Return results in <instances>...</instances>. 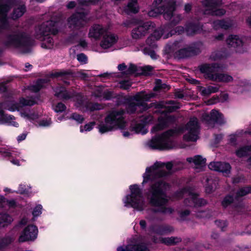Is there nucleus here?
<instances>
[{
	"label": "nucleus",
	"mask_w": 251,
	"mask_h": 251,
	"mask_svg": "<svg viewBox=\"0 0 251 251\" xmlns=\"http://www.w3.org/2000/svg\"><path fill=\"white\" fill-rule=\"evenodd\" d=\"M162 1V0H154L153 4L152 7L149 11L148 14L150 17H156L160 14H163L164 10L166 11L169 8L170 5H172L174 3L170 4L168 7H162L159 6V4Z\"/></svg>",
	"instance_id": "23"
},
{
	"label": "nucleus",
	"mask_w": 251,
	"mask_h": 251,
	"mask_svg": "<svg viewBox=\"0 0 251 251\" xmlns=\"http://www.w3.org/2000/svg\"><path fill=\"white\" fill-rule=\"evenodd\" d=\"M199 126L196 118H191L185 128L184 139L186 141H195L198 138Z\"/></svg>",
	"instance_id": "11"
},
{
	"label": "nucleus",
	"mask_w": 251,
	"mask_h": 251,
	"mask_svg": "<svg viewBox=\"0 0 251 251\" xmlns=\"http://www.w3.org/2000/svg\"><path fill=\"white\" fill-rule=\"evenodd\" d=\"M36 101L32 99L21 98L19 102L14 101H9L4 103L0 104V108H4L10 111L16 110L20 111L21 116L24 118L26 121L35 123L36 120L38 118L39 115L34 110L26 109L22 111L23 107L25 106H31L34 105Z\"/></svg>",
	"instance_id": "3"
},
{
	"label": "nucleus",
	"mask_w": 251,
	"mask_h": 251,
	"mask_svg": "<svg viewBox=\"0 0 251 251\" xmlns=\"http://www.w3.org/2000/svg\"><path fill=\"white\" fill-rule=\"evenodd\" d=\"M187 161L190 163H193L194 167L200 170H202L203 168L205 166L206 159L200 155L188 158Z\"/></svg>",
	"instance_id": "24"
},
{
	"label": "nucleus",
	"mask_w": 251,
	"mask_h": 251,
	"mask_svg": "<svg viewBox=\"0 0 251 251\" xmlns=\"http://www.w3.org/2000/svg\"><path fill=\"white\" fill-rule=\"evenodd\" d=\"M181 241V239L176 237L164 238L160 239V242L167 245H174Z\"/></svg>",
	"instance_id": "34"
},
{
	"label": "nucleus",
	"mask_w": 251,
	"mask_h": 251,
	"mask_svg": "<svg viewBox=\"0 0 251 251\" xmlns=\"http://www.w3.org/2000/svg\"><path fill=\"white\" fill-rule=\"evenodd\" d=\"M96 125L95 122H92L85 124L84 126H81L80 127V132L81 133L87 132L91 131Z\"/></svg>",
	"instance_id": "38"
},
{
	"label": "nucleus",
	"mask_w": 251,
	"mask_h": 251,
	"mask_svg": "<svg viewBox=\"0 0 251 251\" xmlns=\"http://www.w3.org/2000/svg\"><path fill=\"white\" fill-rule=\"evenodd\" d=\"M233 201V198L230 196H226L222 202V205L226 207L230 204Z\"/></svg>",
	"instance_id": "55"
},
{
	"label": "nucleus",
	"mask_w": 251,
	"mask_h": 251,
	"mask_svg": "<svg viewBox=\"0 0 251 251\" xmlns=\"http://www.w3.org/2000/svg\"><path fill=\"white\" fill-rule=\"evenodd\" d=\"M165 51L166 53H174L176 57L185 58L195 54L199 51H196L193 47H184L181 42H176L166 46Z\"/></svg>",
	"instance_id": "9"
},
{
	"label": "nucleus",
	"mask_w": 251,
	"mask_h": 251,
	"mask_svg": "<svg viewBox=\"0 0 251 251\" xmlns=\"http://www.w3.org/2000/svg\"><path fill=\"white\" fill-rule=\"evenodd\" d=\"M176 131L169 130L160 135L152 138L147 143V146L151 149L168 150L175 147L172 138L176 134Z\"/></svg>",
	"instance_id": "5"
},
{
	"label": "nucleus",
	"mask_w": 251,
	"mask_h": 251,
	"mask_svg": "<svg viewBox=\"0 0 251 251\" xmlns=\"http://www.w3.org/2000/svg\"><path fill=\"white\" fill-rule=\"evenodd\" d=\"M159 105L161 107H164L165 109L162 111L161 115L158 118V124L154 126L151 130V132L154 133L162 130L174 121L175 118L166 111L172 112L179 108V104L173 101H170L165 105L163 102Z\"/></svg>",
	"instance_id": "6"
},
{
	"label": "nucleus",
	"mask_w": 251,
	"mask_h": 251,
	"mask_svg": "<svg viewBox=\"0 0 251 251\" xmlns=\"http://www.w3.org/2000/svg\"><path fill=\"white\" fill-rule=\"evenodd\" d=\"M86 13L77 12L73 14L68 20L69 27L79 29L83 27L89 21Z\"/></svg>",
	"instance_id": "13"
},
{
	"label": "nucleus",
	"mask_w": 251,
	"mask_h": 251,
	"mask_svg": "<svg viewBox=\"0 0 251 251\" xmlns=\"http://www.w3.org/2000/svg\"><path fill=\"white\" fill-rule=\"evenodd\" d=\"M173 230V228L169 226L160 227L156 230V233L159 234H163L170 232Z\"/></svg>",
	"instance_id": "45"
},
{
	"label": "nucleus",
	"mask_w": 251,
	"mask_h": 251,
	"mask_svg": "<svg viewBox=\"0 0 251 251\" xmlns=\"http://www.w3.org/2000/svg\"><path fill=\"white\" fill-rule=\"evenodd\" d=\"M38 228L34 225L27 226L21 232L19 238L20 242L32 241L36 239L38 235Z\"/></svg>",
	"instance_id": "16"
},
{
	"label": "nucleus",
	"mask_w": 251,
	"mask_h": 251,
	"mask_svg": "<svg viewBox=\"0 0 251 251\" xmlns=\"http://www.w3.org/2000/svg\"><path fill=\"white\" fill-rule=\"evenodd\" d=\"M42 82V80H39L35 85L30 86L29 89L35 92H38L43 87Z\"/></svg>",
	"instance_id": "49"
},
{
	"label": "nucleus",
	"mask_w": 251,
	"mask_h": 251,
	"mask_svg": "<svg viewBox=\"0 0 251 251\" xmlns=\"http://www.w3.org/2000/svg\"><path fill=\"white\" fill-rule=\"evenodd\" d=\"M118 36L110 31V28L100 38V47L105 51L111 50L118 42Z\"/></svg>",
	"instance_id": "12"
},
{
	"label": "nucleus",
	"mask_w": 251,
	"mask_h": 251,
	"mask_svg": "<svg viewBox=\"0 0 251 251\" xmlns=\"http://www.w3.org/2000/svg\"><path fill=\"white\" fill-rule=\"evenodd\" d=\"M75 105L77 107L79 108L82 112L92 111L100 109L101 108V106L98 104L87 103L84 101L80 96H77V101Z\"/></svg>",
	"instance_id": "20"
},
{
	"label": "nucleus",
	"mask_w": 251,
	"mask_h": 251,
	"mask_svg": "<svg viewBox=\"0 0 251 251\" xmlns=\"http://www.w3.org/2000/svg\"><path fill=\"white\" fill-rule=\"evenodd\" d=\"M236 154L238 157L251 155V146L241 148L236 151Z\"/></svg>",
	"instance_id": "36"
},
{
	"label": "nucleus",
	"mask_w": 251,
	"mask_h": 251,
	"mask_svg": "<svg viewBox=\"0 0 251 251\" xmlns=\"http://www.w3.org/2000/svg\"><path fill=\"white\" fill-rule=\"evenodd\" d=\"M50 119H44L39 122L38 126L42 127H47L51 125Z\"/></svg>",
	"instance_id": "54"
},
{
	"label": "nucleus",
	"mask_w": 251,
	"mask_h": 251,
	"mask_svg": "<svg viewBox=\"0 0 251 251\" xmlns=\"http://www.w3.org/2000/svg\"><path fill=\"white\" fill-rule=\"evenodd\" d=\"M68 119L74 120L78 124L82 123L84 120V118L82 116L76 113L73 114Z\"/></svg>",
	"instance_id": "47"
},
{
	"label": "nucleus",
	"mask_w": 251,
	"mask_h": 251,
	"mask_svg": "<svg viewBox=\"0 0 251 251\" xmlns=\"http://www.w3.org/2000/svg\"><path fill=\"white\" fill-rule=\"evenodd\" d=\"M66 109L65 105L62 103H58L54 106L53 109L56 112H62Z\"/></svg>",
	"instance_id": "52"
},
{
	"label": "nucleus",
	"mask_w": 251,
	"mask_h": 251,
	"mask_svg": "<svg viewBox=\"0 0 251 251\" xmlns=\"http://www.w3.org/2000/svg\"><path fill=\"white\" fill-rule=\"evenodd\" d=\"M25 11V7L23 5L17 8V9H15L12 15V18L16 19L19 17H21L24 13Z\"/></svg>",
	"instance_id": "40"
},
{
	"label": "nucleus",
	"mask_w": 251,
	"mask_h": 251,
	"mask_svg": "<svg viewBox=\"0 0 251 251\" xmlns=\"http://www.w3.org/2000/svg\"><path fill=\"white\" fill-rule=\"evenodd\" d=\"M202 4L205 7V14L218 15L219 13V5L216 0H204Z\"/></svg>",
	"instance_id": "22"
},
{
	"label": "nucleus",
	"mask_w": 251,
	"mask_h": 251,
	"mask_svg": "<svg viewBox=\"0 0 251 251\" xmlns=\"http://www.w3.org/2000/svg\"><path fill=\"white\" fill-rule=\"evenodd\" d=\"M117 251H149L148 249L143 245H137L131 246H127L126 249L120 247L117 249Z\"/></svg>",
	"instance_id": "29"
},
{
	"label": "nucleus",
	"mask_w": 251,
	"mask_h": 251,
	"mask_svg": "<svg viewBox=\"0 0 251 251\" xmlns=\"http://www.w3.org/2000/svg\"><path fill=\"white\" fill-rule=\"evenodd\" d=\"M131 84L129 81H122L120 82V87L123 89H127L130 87Z\"/></svg>",
	"instance_id": "61"
},
{
	"label": "nucleus",
	"mask_w": 251,
	"mask_h": 251,
	"mask_svg": "<svg viewBox=\"0 0 251 251\" xmlns=\"http://www.w3.org/2000/svg\"><path fill=\"white\" fill-rule=\"evenodd\" d=\"M118 69L119 71H121L123 74L126 75L131 74L138 75L140 73L137 72V67L132 64H130L127 67L125 64L122 63L118 65Z\"/></svg>",
	"instance_id": "25"
},
{
	"label": "nucleus",
	"mask_w": 251,
	"mask_h": 251,
	"mask_svg": "<svg viewBox=\"0 0 251 251\" xmlns=\"http://www.w3.org/2000/svg\"><path fill=\"white\" fill-rule=\"evenodd\" d=\"M0 120L7 123L9 126L15 127L19 126V124L15 121V118L13 116L4 114L1 110H0Z\"/></svg>",
	"instance_id": "27"
},
{
	"label": "nucleus",
	"mask_w": 251,
	"mask_h": 251,
	"mask_svg": "<svg viewBox=\"0 0 251 251\" xmlns=\"http://www.w3.org/2000/svg\"><path fill=\"white\" fill-rule=\"evenodd\" d=\"M251 193V187L241 188L237 192L238 197H242Z\"/></svg>",
	"instance_id": "44"
},
{
	"label": "nucleus",
	"mask_w": 251,
	"mask_h": 251,
	"mask_svg": "<svg viewBox=\"0 0 251 251\" xmlns=\"http://www.w3.org/2000/svg\"><path fill=\"white\" fill-rule=\"evenodd\" d=\"M233 80L231 76L224 73H221V82L225 83L229 82Z\"/></svg>",
	"instance_id": "48"
},
{
	"label": "nucleus",
	"mask_w": 251,
	"mask_h": 251,
	"mask_svg": "<svg viewBox=\"0 0 251 251\" xmlns=\"http://www.w3.org/2000/svg\"><path fill=\"white\" fill-rule=\"evenodd\" d=\"M170 29V26H166L164 28L160 27L155 30L153 34H151L147 40L146 42L148 45L152 48L156 47V45L153 43H151V41H153L159 39L161 36L163 38L166 39L170 37L169 30Z\"/></svg>",
	"instance_id": "17"
},
{
	"label": "nucleus",
	"mask_w": 251,
	"mask_h": 251,
	"mask_svg": "<svg viewBox=\"0 0 251 251\" xmlns=\"http://www.w3.org/2000/svg\"><path fill=\"white\" fill-rule=\"evenodd\" d=\"M186 32L188 35H192L200 32V28L198 26L190 24L187 26L185 29Z\"/></svg>",
	"instance_id": "37"
},
{
	"label": "nucleus",
	"mask_w": 251,
	"mask_h": 251,
	"mask_svg": "<svg viewBox=\"0 0 251 251\" xmlns=\"http://www.w3.org/2000/svg\"><path fill=\"white\" fill-rule=\"evenodd\" d=\"M176 5V3L170 5L166 11L164 10V13L162 14H163L164 18L166 20L171 21L170 25L167 26L172 27V25H175L178 23L181 20V17L180 15L176 14L174 13L175 6Z\"/></svg>",
	"instance_id": "19"
},
{
	"label": "nucleus",
	"mask_w": 251,
	"mask_h": 251,
	"mask_svg": "<svg viewBox=\"0 0 251 251\" xmlns=\"http://www.w3.org/2000/svg\"><path fill=\"white\" fill-rule=\"evenodd\" d=\"M124 110L114 111L110 113L104 119V122L99 126V131L100 133H104L118 129H123L126 126L124 119Z\"/></svg>",
	"instance_id": "4"
},
{
	"label": "nucleus",
	"mask_w": 251,
	"mask_h": 251,
	"mask_svg": "<svg viewBox=\"0 0 251 251\" xmlns=\"http://www.w3.org/2000/svg\"><path fill=\"white\" fill-rule=\"evenodd\" d=\"M25 39L23 36L14 35L10 36L8 39V44L16 47L25 46Z\"/></svg>",
	"instance_id": "26"
},
{
	"label": "nucleus",
	"mask_w": 251,
	"mask_h": 251,
	"mask_svg": "<svg viewBox=\"0 0 251 251\" xmlns=\"http://www.w3.org/2000/svg\"><path fill=\"white\" fill-rule=\"evenodd\" d=\"M12 217L6 213L0 214V226L3 227L10 224L13 221Z\"/></svg>",
	"instance_id": "32"
},
{
	"label": "nucleus",
	"mask_w": 251,
	"mask_h": 251,
	"mask_svg": "<svg viewBox=\"0 0 251 251\" xmlns=\"http://www.w3.org/2000/svg\"><path fill=\"white\" fill-rule=\"evenodd\" d=\"M139 7L137 0H130L125 7L124 11L127 13H137L138 12Z\"/></svg>",
	"instance_id": "28"
},
{
	"label": "nucleus",
	"mask_w": 251,
	"mask_h": 251,
	"mask_svg": "<svg viewBox=\"0 0 251 251\" xmlns=\"http://www.w3.org/2000/svg\"><path fill=\"white\" fill-rule=\"evenodd\" d=\"M170 29L169 31L170 33V36L173 35H175L176 34H180L184 32V29L182 26H178L175 28L174 30L172 29V27H170Z\"/></svg>",
	"instance_id": "43"
},
{
	"label": "nucleus",
	"mask_w": 251,
	"mask_h": 251,
	"mask_svg": "<svg viewBox=\"0 0 251 251\" xmlns=\"http://www.w3.org/2000/svg\"><path fill=\"white\" fill-rule=\"evenodd\" d=\"M109 28V26L95 24L92 25L88 33V37L91 39L98 40L100 39Z\"/></svg>",
	"instance_id": "15"
},
{
	"label": "nucleus",
	"mask_w": 251,
	"mask_h": 251,
	"mask_svg": "<svg viewBox=\"0 0 251 251\" xmlns=\"http://www.w3.org/2000/svg\"><path fill=\"white\" fill-rule=\"evenodd\" d=\"M211 60L217 62L211 64H204L200 67V71L204 74L207 77L212 80H216L219 79L218 71L219 68V61L220 57L219 53H213L210 57Z\"/></svg>",
	"instance_id": "10"
},
{
	"label": "nucleus",
	"mask_w": 251,
	"mask_h": 251,
	"mask_svg": "<svg viewBox=\"0 0 251 251\" xmlns=\"http://www.w3.org/2000/svg\"><path fill=\"white\" fill-rule=\"evenodd\" d=\"M153 68L151 66H146L143 67H137V72L140 73L138 75H149L152 70Z\"/></svg>",
	"instance_id": "41"
},
{
	"label": "nucleus",
	"mask_w": 251,
	"mask_h": 251,
	"mask_svg": "<svg viewBox=\"0 0 251 251\" xmlns=\"http://www.w3.org/2000/svg\"><path fill=\"white\" fill-rule=\"evenodd\" d=\"M190 214L189 210H185L180 213V217L182 219H184Z\"/></svg>",
	"instance_id": "64"
},
{
	"label": "nucleus",
	"mask_w": 251,
	"mask_h": 251,
	"mask_svg": "<svg viewBox=\"0 0 251 251\" xmlns=\"http://www.w3.org/2000/svg\"><path fill=\"white\" fill-rule=\"evenodd\" d=\"M4 204H7L8 206L10 207H13L16 205V202L14 200H6L5 201Z\"/></svg>",
	"instance_id": "63"
},
{
	"label": "nucleus",
	"mask_w": 251,
	"mask_h": 251,
	"mask_svg": "<svg viewBox=\"0 0 251 251\" xmlns=\"http://www.w3.org/2000/svg\"><path fill=\"white\" fill-rule=\"evenodd\" d=\"M218 88L216 87H213L212 86H209L207 89L205 88L202 90V93L204 95H208L211 93H214L218 90Z\"/></svg>",
	"instance_id": "53"
},
{
	"label": "nucleus",
	"mask_w": 251,
	"mask_h": 251,
	"mask_svg": "<svg viewBox=\"0 0 251 251\" xmlns=\"http://www.w3.org/2000/svg\"><path fill=\"white\" fill-rule=\"evenodd\" d=\"M25 160L22 159L21 160H18L17 159L14 158V157H11L10 159V162L14 165H16L17 166H19L21 165V162H25Z\"/></svg>",
	"instance_id": "62"
},
{
	"label": "nucleus",
	"mask_w": 251,
	"mask_h": 251,
	"mask_svg": "<svg viewBox=\"0 0 251 251\" xmlns=\"http://www.w3.org/2000/svg\"><path fill=\"white\" fill-rule=\"evenodd\" d=\"M143 52L145 54H149L152 59H155L157 58V55L155 51L151 50L148 51L147 48H145L143 49Z\"/></svg>",
	"instance_id": "57"
},
{
	"label": "nucleus",
	"mask_w": 251,
	"mask_h": 251,
	"mask_svg": "<svg viewBox=\"0 0 251 251\" xmlns=\"http://www.w3.org/2000/svg\"><path fill=\"white\" fill-rule=\"evenodd\" d=\"M219 116L218 111L213 110L211 111L210 116L205 115L204 120L207 121L208 125L213 124L217 121ZM209 127H212V126L209 125Z\"/></svg>",
	"instance_id": "30"
},
{
	"label": "nucleus",
	"mask_w": 251,
	"mask_h": 251,
	"mask_svg": "<svg viewBox=\"0 0 251 251\" xmlns=\"http://www.w3.org/2000/svg\"><path fill=\"white\" fill-rule=\"evenodd\" d=\"M10 7L7 4H4L3 2H0V15L5 18L6 12L9 10Z\"/></svg>",
	"instance_id": "46"
},
{
	"label": "nucleus",
	"mask_w": 251,
	"mask_h": 251,
	"mask_svg": "<svg viewBox=\"0 0 251 251\" xmlns=\"http://www.w3.org/2000/svg\"><path fill=\"white\" fill-rule=\"evenodd\" d=\"M153 97L152 93L147 94L143 91L138 93L132 99V102L128 105L127 108V112L133 113L136 110L142 112L147 110L149 107L146 102Z\"/></svg>",
	"instance_id": "8"
},
{
	"label": "nucleus",
	"mask_w": 251,
	"mask_h": 251,
	"mask_svg": "<svg viewBox=\"0 0 251 251\" xmlns=\"http://www.w3.org/2000/svg\"><path fill=\"white\" fill-rule=\"evenodd\" d=\"M154 27V24L151 22L142 23L132 29V38L136 40L141 39Z\"/></svg>",
	"instance_id": "14"
},
{
	"label": "nucleus",
	"mask_w": 251,
	"mask_h": 251,
	"mask_svg": "<svg viewBox=\"0 0 251 251\" xmlns=\"http://www.w3.org/2000/svg\"><path fill=\"white\" fill-rule=\"evenodd\" d=\"M208 167L211 170L219 171L220 170V163L219 162H211L209 164Z\"/></svg>",
	"instance_id": "51"
},
{
	"label": "nucleus",
	"mask_w": 251,
	"mask_h": 251,
	"mask_svg": "<svg viewBox=\"0 0 251 251\" xmlns=\"http://www.w3.org/2000/svg\"><path fill=\"white\" fill-rule=\"evenodd\" d=\"M226 42L229 47L236 49V51L240 53L244 52L243 41L238 35H229L226 39Z\"/></svg>",
	"instance_id": "21"
},
{
	"label": "nucleus",
	"mask_w": 251,
	"mask_h": 251,
	"mask_svg": "<svg viewBox=\"0 0 251 251\" xmlns=\"http://www.w3.org/2000/svg\"><path fill=\"white\" fill-rule=\"evenodd\" d=\"M232 25L231 21L229 20H221V28L227 29Z\"/></svg>",
	"instance_id": "50"
},
{
	"label": "nucleus",
	"mask_w": 251,
	"mask_h": 251,
	"mask_svg": "<svg viewBox=\"0 0 251 251\" xmlns=\"http://www.w3.org/2000/svg\"><path fill=\"white\" fill-rule=\"evenodd\" d=\"M230 169L231 167L229 164L226 163L221 164V173H222L225 176H228L230 172Z\"/></svg>",
	"instance_id": "39"
},
{
	"label": "nucleus",
	"mask_w": 251,
	"mask_h": 251,
	"mask_svg": "<svg viewBox=\"0 0 251 251\" xmlns=\"http://www.w3.org/2000/svg\"><path fill=\"white\" fill-rule=\"evenodd\" d=\"M146 126L143 123L136 124L132 127V130L136 133L144 134L148 132V129L146 128Z\"/></svg>",
	"instance_id": "35"
},
{
	"label": "nucleus",
	"mask_w": 251,
	"mask_h": 251,
	"mask_svg": "<svg viewBox=\"0 0 251 251\" xmlns=\"http://www.w3.org/2000/svg\"><path fill=\"white\" fill-rule=\"evenodd\" d=\"M42 208V207L41 205H38L35 207L32 212L34 218L39 216L41 214Z\"/></svg>",
	"instance_id": "56"
},
{
	"label": "nucleus",
	"mask_w": 251,
	"mask_h": 251,
	"mask_svg": "<svg viewBox=\"0 0 251 251\" xmlns=\"http://www.w3.org/2000/svg\"><path fill=\"white\" fill-rule=\"evenodd\" d=\"M165 167L170 171L173 167V165L171 162L165 164L157 162L151 167L147 168L143 176L142 184L151 181L152 184L149 192L146 194L149 202L154 207V212L167 214H171L173 212L172 208L165 207L168 202V199L164 194V191L167 189L168 185L161 179L157 180L159 177L166 175Z\"/></svg>",
	"instance_id": "1"
},
{
	"label": "nucleus",
	"mask_w": 251,
	"mask_h": 251,
	"mask_svg": "<svg viewBox=\"0 0 251 251\" xmlns=\"http://www.w3.org/2000/svg\"><path fill=\"white\" fill-rule=\"evenodd\" d=\"M55 95L60 99L68 100L72 96L64 87H57L55 90Z\"/></svg>",
	"instance_id": "31"
},
{
	"label": "nucleus",
	"mask_w": 251,
	"mask_h": 251,
	"mask_svg": "<svg viewBox=\"0 0 251 251\" xmlns=\"http://www.w3.org/2000/svg\"><path fill=\"white\" fill-rule=\"evenodd\" d=\"M180 194L187 197L184 200V203L186 206L197 207L203 205L206 203V201L200 199L198 196L193 193H188L185 191H182Z\"/></svg>",
	"instance_id": "18"
},
{
	"label": "nucleus",
	"mask_w": 251,
	"mask_h": 251,
	"mask_svg": "<svg viewBox=\"0 0 251 251\" xmlns=\"http://www.w3.org/2000/svg\"><path fill=\"white\" fill-rule=\"evenodd\" d=\"M152 117L150 114H145L140 118V122L147 124L151 123L152 121Z\"/></svg>",
	"instance_id": "42"
},
{
	"label": "nucleus",
	"mask_w": 251,
	"mask_h": 251,
	"mask_svg": "<svg viewBox=\"0 0 251 251\" xmlns=\"http://www.w3.org/2000/svg\"><path fill=\"white\" fill-rule=\"evenodd\" d=\"M60 22L47 21L37 26L35 28V36L37 39L43 40L42 47L47 49H52L53 47V39L49 36L50 33L56 34L59 31L61 25Z\"/></svg>",
	"instance_id": "2"
},
{
	"label": "nucleus",
	"mask_w": 251,
	"mask_h": 251,
	"mask_svg": "<svg viewBox=\"0 0 251 251\" xmlns=\"http://www.w3.org/2000/svg\"><path fill=\"white\" fill-rule=\"evenodd\" d=\"M129 189L131 194L127 195L123 200L125 206L132 207L138 211L143 210L146 206V204L141 190L136 184L131 185Z\"/></svg>",
	"instance_id": "7"
},
{
	"label": "nucleus",
	"mask_w": 251,
	"mask_h": 251,
	"mask_svg": "<svg viewBox=\"0 0 251 251\" xmlns=\"http://www.w3.org/2000/svg\"><path fill=\"white\" fill-rule=\"evenodd\" d=\"M30 189V187L28 186H26L24 184H21L19 186V192L22 194H25L28 192Z\"/></svg>",
	"instance_id": "58"
},
{
	"label": "nucleus",
	"mask_w": 251,
	"mask_h": 251,
	"mask_svg": "<svg viewBox=\"0 0 251 251\" xmlns=\"http://www.w3.org/2000/svg\"><path fill=\"white\" fill-rule=\"evenodd\" d=\"M77 59L82 64H85L87 62V57L83 53L78 54L77 55Z\"/></svg>",
	"instance_id": "60"
},
{
	"label": "nucleus",
	"mask_w": 251,
	"mask_h": 251,
	"mask_svg": "<svg viewBox=\"0 0 251 251\" xmlns=\"http://www.w3.org/2000/svg\"><path fill=\"white\" fill-rule=\"evenodd\" d=\"M0 154L3 157H14L19 156L20 152L14 151H9L5 148H1L0 149Z\"/></svg>",
	"instance_id": "33"
},
{
	"label": "nucleus",
	"mask_w": 251,
	"mask_h": 251,
	"mask_svg": "<svg viewBox=\"0 0 251 251\" xmlns=\"http://www.w3.org/2000/svg\"><path fill=\"white\" fill-rule=\"evenodd\" d=\"M96 97H102L103 99L106 100H109L112 96L111 93L108 91H104L102 94H100L98 95H96Z\"/></svg>",
	"instance_id": "59"
}]
</instances>
